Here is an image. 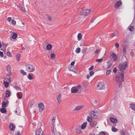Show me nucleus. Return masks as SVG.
Returning a JSON list of instances; mask_svg holds the SVG:
<instances>
[{"label":"nucleus","mask_w":135,"mask_h":135,"mask_svg":"<svg viewBox=\"0 0 135 135\" xmlns=\"http://www.w3.org/2000/svg\"><path fill=\"white\" fill-rule=\"evenodd\" d=\"M124 75L123 73H122L120 74L119 75L116 76V81L117 82H118V83L117 85H119L120 88H122L123 86V85L121 84L120 82L121 81H124Z\"/></svg>","instance_id":"f257e3e1"},{"label":"nucleus","mask_w":135,"mask_h":135,"mask_svg":"<svg viewBox=\"0 0 135 135\" xmlns=\"http://www.w3.org/2000/svg\"><path fill=\"white\" fill-rule=\"evenodd\" d=\"M26 70L29 72H32L35 70V66L32 65L27 64L25 65Z\"/></svg>","instance_id":"f03ea898"},{"label":"nucleus","mask_w":135,"mask_h":135,"mask_svg":"<svg viewBox=\"0 0 135 135\" xmlns=\"http://www.w3.org/2000/svg\"><path fill=\"white\" fill-rule=\"evenodd\" d=\"M128 66V64L126 61L123 63L120 64L118 66V68L120 69L121 71L124 69H125Z\"/></svg>","instance_id":"7ed1b4c3"},{"label":"nucleus","mask_w":135,"mask_h":135,"mask_svg":"<svg viewBox=\"0 0 135 135\" xmlns=\"http://www.w3.org/2000/svg\"><path fill=\"white\" fill-rule=\"evenodd\" d=\"M81 128L82 129H84V122L83 123L81 127L79 126H77L75 128V132L78 133H80L81 131Z\"/></svg>","instance_id":"20e7f679"},{"label":"nucleus","mask_w":135,"mask_h":135,"mask_svg":"<svg viewBox=\"0 0 135 135\" xmlns=\"http://www.w3.org/2000/svg\"><path fill=\"white\" fill-rule=\"evenodd\" d=\"M98 113L97 110H95L91 111L90 113L91 116L93 119H95L97 117V114Z\"/></svg>","instance_id":"39448f33"},{"label":"nucleus","mask_w":135,"mask_h":135,"mask_svg":"<svg viewBox=\"0 0 135 135\" xmlns=\"http://www.w3.org/2000/svg\"><path fill=\"white\" fill-rule=\"evenodd\" d=\"M97 87L98 89H103L105 88L104 84L103 82H100L97 85Z\"/></svg>","instance_id":"423d86ee"},{"label":"nucleus","mask_w":135,"mask_h":135,"mask_svg":"<svg viewBox=\"0 0 135 135\" xmlns=\"http://www.w3.org/2000/svg\"><path fill=\"white\" fill-rule=\"evenodd\" d=\"M39 111L40 112H42L44 109V105L42 103H40L38 105Z\"/></svg>","instance_id":"0eeeda50"},{"label":"nucleus","mask_w":135,"mask_h":135,"mask_svg":"<svg viewBox=\"0 0 135 135\" xmlns=\"http://www.w3.org/2000/svg\"><path fill=\"white\" fill-rule=\"evenodd\" d=\"M18 7H19L20 9L23 12H26V11L25 9V8L24 7V3L23 2L22 4H19Z\"/></svg>","instance_id":"6e6552de"},{"label":"nucleus","mask_w":135,"mask_h":135,"mask_svg":"<svg viewBox=\"0 0 135 135\" xmlns=\"http://www.w3.org/2000/svg\"><path fill=\"white\" fill-rule=\"evenodd\" d=\"M110 56L112 57L114 61L117 60L118 56L116 54L112 52H111L110 53Z\"/></svg>","instance_id":"1a4fd4ad"},{"label":"nucleus","mask_w":135,"mask_h":135,"mask_svg":"<svg viewBox=\"0 0 135 135\" xmlns=\"http://www.w3.org/2000/svg\"><path fill=\"white\" fill-rule=\"evenodd\" d=\"M11 69V66L10 65H8L6 67V70L8 72V73L7 74L8 75H11L12 73Z\"/></svg>","instance_id":"9d476101"},{"label":"nucleus","mask_w":135,"mask_h":135,"mask_svg":"<svg viewBox=\"0 0 135 135\" xmlns=\"http://www.w3.org/2000/svg\"><path fill=\"white\" fill-rule=\"evenodd\" d=\"M6 98L5 97L4 99V101L2 102V107L4 108L6 107L7 105L8 104L9 101L8 100L6 99Z\"/></svg>","instance_id":"9b49d317"},{"label":"nucleus","mask_w":135,"mask_h":135,"mask_svg":"<svg viewBox=\"0 0 135 135\" xmlns=\"http://www.w3.org/2000/svg\"><path fill=\"white\" fill-rule=\"evenodd\" d=\"M36 135H43V131L40 128H39L36 131Z\"/></svg>","instance_id":"f8f14e48"},{"label":"nucleus","mask_w":135,"mask_h":135,"mask_svg":"<svg viewBox=\"0 0 135 135\" xmlns=\"http://www.w3.org/2000/svg\"><path fill=\"white\" fill-rule=\"evenodd\" d=\"M71 92L72 93H75L78 91L76 86L72 87L71 88Z\"/></svg>","instance_id":"ddd939ff"},{"label":"nucleus","mask_w":135,"mask_h":135,"mask_svg":"<svg viewBox=\"0 0 135 135\" xmlns=\"http://www.w3.org/2000/svg\"><path fill=\"white\" fill-rule=\"evenodd\" d=\"M76 86L78 91H79V92H81L82 89L83 88L81 85H79Z\"/></svg>","instance_id":"4468645a"},{"label":"nucleus","mask_w":135,"mask_h":135,"mask_svg":"<svg viewBox=\"0 0 135 135\" xmlns=\"http://www.w3.org/2000/svg\"><path fill=\"white\" fill-rule=\"evenodd\" d=\"M11 76V75H8V74H7L6 77V78H5L4 80L8 81L9 83H10L12 81L11 79V77H10Z\"/></svg>","instance_id":"2eb2a0df"},{"label":"nucleus","mask_w":135,"mask_h":135,"mask_svg":"<svg viewBox=\"0 0 135 135\" xmlns=\"http://www.w3.org/2000/svg\"><path fill=\"white\" fill-rule=\"evenodd\" d=\"M84 107V105L79 106L76 107L73 109V111L79 110L83 109Z\"/></svg>","instance_id":"dca6fc26"},{"label":"nucleus","mask_w":135,"mask_h":135,"mask_svg":"<svg viewBox=\"0 0 135 135\" xmlns=\"http://www.w3.org/2000/svg\"><path fill=\"white\" fill-rule=\"evenodd\" d=\"M110 121L113 123H116L118 121V120L112 117L110 118Z\"/></svg>","instance_id":"f3484780"},{"label":"nucleus","mask_w":135,"mask_h":135,"mask_svg":"<svg viewBox=\"0 0 135 135\" xmlns=\"http://www.w3.org/2000/svg\"><path fill=\"white\" fill-rule=\"evenodd\" d=\"M122 4V2L121 1H118L115 4L114 7H118Z\"/></svg>","instance_id":"a211bd4d"},{"label":"nucleus","mask_w":135,"mask_h":135,"mask_svg":"<svg viewBox=\"0 0 135 135\" xmlns=\"http://www.w3.org/2000/svg\"><path fill=\"white\" fill-rule=\"evenodd\" d=\"M9 127L11 130L14 131L15 130V126L14 124H10Z\"/></svg>","instance_id":"6ab92c4d"},{"label":"nucleus","mask_w":135,"mask_h":135,"mask_svg":"<svg viewBox=\"0 0 135 135\" xmlns=\"http://www.w3.org/2000/svg\"><path fill=\"white\" fill-rule=\"evenodd\" d=\"M99 135H109V133L107 132L101 131L99 132Z\"/></svg>","instance_id":"aec40b11"},{"label":"nucleus","mask_w":135,"mask_h":135,"mask_svg":"<svg viewBox=\"0 0 135 135\" xmlns=\"http://www.w3.org/2000/svg\"><path fill=\"white\" fill-rule=\"evenodd\" d=\"M17 95L18 98L21 99L22 98V93L21 92H19L17 93Z\"/></svg>","instance_id":"412c9836"},{"label":"nucleus","mask_w":135,"mask_h":135,"mask_svg":"<svg viewBox=\"0 0 135 135\" xmlns=\"http://www.w3.org/2000/svg\"><path fill=\"white\" fill-rule=\"evenodd\" d=\"M90 125L91 127H93L94 125H96L97 123V122L95 121H92L91 122H90Z\"/></svg>","instance_id":"4be33fe9"},{"label":"nucleus","mask_w":135,"mask_h":135,"mask_svg":"<svg viewBox=\"0 0 135 135\" xmlns=\"http://www.w3.org/2000/svg\"><path fill=\"white\" fill-rule=\"evenodd\" d=\"M61 94L59 95L57 98V100L58 103L60 104L61 101Z\"/></svg>","instance_id":"5701e85b"},{"label":"nucleus","mask_w":135,"mask_h":135,"mask_svg":"<svg viewBox=\"0 0 135 135\" xmlns=\"http://www.w3.org/2000/svg\"><path fill=\"white\" fill-rule=\"evenodd\" d=\"M11 93L10 91L8 90H7L6 92V97H8L10 96Z\"/></svg>","instance_id":"b1692460"},{"label":"nucleus","mask_w":135,"mask_h":135,"mask_svg":"<svg viewBox=\"0 0 135 135\" xmlns=\"http://www.w3.org/2000/svg\"><path fill=\"white\" fill-rule=\"evenodd\" d=\"M90 12L91 10L90 9H86L85 10V16H87Z\"/></svg>","instance_id":"393cba45"},{"label":"nucleus","mask_w":135,"mask_h":135,"mask_svg":"<svg viewBox=\"0 0 135 135\" xmlns=\"http://www.w3.org/2000/svg\"><path fill=\"white\" fill-rule=\"evenodd\" d=\"M82 37V35L81 33H79L77 36L78 40L79 41L80 40Z\"/></svg>","instance_id":"a878e982"},{"label":"nucleus","mask_w":135,"mask_h":135,"mask_svg":"<svg viewBox=\"0 0 135 135\" xmlns=\"http://www.w3.org/2000/svg\"><path fill=\"white\" fill-rule=\"evenodd\" d=\"M129 107L135 111V104L131 103L130 104Z\"/></svg>","instance_id":"bb28decb"},{"label":"nucleus","mask_w":135,"mask_h":135,"mask_svg":"<svg viewBox=\"0 0 135 135\" xmlns=\"http://www.w3.org/2000/svg\"><path fill=\"white\" fill-rule=\"evenodd\" d=\"M8 83L5 81H3V84L6 88H7L9 86V84Z\"/></svg>","instance_id":"cd10ccee"},{"label":"nucleus","mask_w":135,"mask_h":135,"mask_svg":"<svg viewBox=\"0 0 135 135\" xmlns=\"http://www.w3.org/2000/svg\"><path fill=\"white\" fill-rule=\"evenodd\" d=\"M52 47V45L51 44H48L46 46V49L47 50H50Z\"/></svg>","instance_id":"c85d7f7f"},{"label":"nucleus","mask_w":135,"mask_h":135,"mask_svg":"<svg viewBox=\"0 0 135 135\" xmlns=\"http://www.w3.org/2000/svg\"><path fill=\"white\" fill-rule=\"evenodd\" d=\"M112 34L113 35V36H112L113 37L114 36H118L119 35V32L118 31H115Z\"/></svg>","instance_id":"c756f323"},{"label":"nucleus","mask_w":135,"mask_h":135,"mask_svg":"<svg viewBox=\"0 0 135 135\" xmlns=\"http://www.w3.org/2000/svg\"><path fill=\"white\" fill-rule=\"evenodd\" d=\"M92 117L90 116H88L87 118L86 119L89 122H91L92 121Z\"/></svg>","instance_id":"7c9ffc66"},{"label":"nucleus","mask_w":135,"mask_h":135,"mask_svg":"<svg viewBox=\"0 0 135 135\" xmlns=\"http://www.w3.org/2000/svg\"><path fill=\"white\" fill-rule=\"evenodd\" d=\"M128 28L130 31H132L134 29V27L133 26H129L128 27Z\"/></svg>","instance_id":"2f4dec72"},{"label":"nucleus","mask_w":135,"mask_h":135,"mask_svg":"<svg viewBox=\"0 0 135 135\" xmlns=\"http://www.w3.org/2000/svg\"><path fill=\"white\" fill-rule=\"evenodd\" d=\"M13 87L14 88L17 90H19L20 91L21 90V89L19 86H14Z\"/></svg>","instance_id":"473e14b6"},{"label":"nucleus","mask_w":135,"mask_h":135,"mask_svg":"<svg viewBox=\"0 0 135 135\" xmlns=\"http://www.w3.org/2000/svg\"><path fill=\"white\" fill-rule=\"evenodd\" d=\"M55 118H53L52 119V126H54L55 123Z\"/></svg>","instance_id":"72a5a7b5"},{"label":"nucleus","mask_w":135,"mask_h":135,"mask_svg":"<svg viewBox=\"0 0 135 135\" xmlns=\"http://www.w3.org/2000/svg\"><path fill=\"white\" fill-rule=\"evenodd\" d=\"M80 48L79 47H78L76 49L75 52L77 54H79L80 52Z\"/></svg>","instance_id":"f704fd0d"},{"label":"nucleus","mask_w":135,"mask_h":135,"mask_svg":"<svg viewBox=\"0 0 135 135\" xmlns=\"http://www.w3.org/2000/svg\"><path fill=\"white\" fill-rule=\"evenodd\" d=\"M104 56L102 58L96 59V61L99 62H101L103 60V59L104 58Z\"/></svg>","instance_id":"c9c22d12"},{"label":"nucleus","mask_w":135,"mask_h":135,"mask_svg":"<svg viewBox=\"0 0 135 135\" xmlns=\"http://www.w3.org/2000/svg\"><path fill=\"white\" fill-rule=\"evenodd\" d=\"M17 36V34L16 33H14L13 34L12 36V38L13 39H15L16 38Z\"/></svg>","instance_id":"e433bc0d"},{"label":"nucleus","mask_w":135,"mask_h":135,"mask_svg":"<svg viewBox=\"0 0 135 135\" xmlns=\"http://www.w3.org/2000/svg\"><path fill=\"white\" fill-rule=\"evenodd\" d=\"M0 111L2 113H5L6 112V109H4V108H1L0 109Z\"/></svg>","instance_id":"4c0bfd02"},{"label":"nucleus","mask_w":135,"mask_h":135,"mask_svg":"<svg viewBox=\"0 0 135 135\" xmlns=\"http://www.w3.org/2000/svg\"><path fill=\"white\" fill-rule=\"evenodd\" d=\"M118 130V129L114 127H112V131L113 132H116Z\"/></svg>","instance_id":"58836bf2"},{"label":"nucleus","mask_w":135,"mask_h":135,"mask_svg":"<svg viewBox=\"0 0 135 135\" xmlns=\"http://www.w3.org/2000/svg\"><path fill=\"white\" fill-rule=\"evenodd\" d=\"M20 72L21 74L24 75H26V73L23 70H20Z\"/></svg>","instance_id":"ea45409f"},{"label":"nucleus","mask_w":135,"mask_h":135,"mask_svg":"<svg viewBox=\"0 0 135 135\" xmlns=\"http://www.w3.org/2000/svg\"><path fill=\"white\" fill-rule=\"evenodd\" d=\"M27 78L30 80H32L33 79L32 76L30 74H29L27 75Z\"/></svg>","instance_id":"a19ab883"},{"label":"nucleus","mask_w":135,"mask_h":135,"mask_svg":"<svg viewBox=\"0 0 135 135\" xmlns=\"http://www.w3.org/2000/svg\"><path fill=\"white\" fill-rule=\"evenodd\" d=\"M55 57V55L54 53H51V58L53 59Z\"/></svg>","instance_id":"79ce46f5"},{"label":"nucleus","mask_w":135,"mask_h":135,"mask_svg":"<svg viewBox=\"0 0 135 135\" xmlns=\"http://www.w3.org/2000/svg\"><path fill=\"white\" fill-rule=\"evenodd\" d=\"M94 74V72L92 71H91L90 72L89 74L90 76H92Z\"/></svg>","instance_id":"37998d69"},{"label":"nucleus","mask_w":135,"mask_h":135,"mask_svg":"<svg viewBox=\"0 0 135 135\" xmlns=\"http://www.w3.org/2000/svg\"><path fill=\"white\" fill-rule=\"evenodd\" d=\"M7 55L9 57H11V54L9 51H8L7 53Z\"/></svg>","instance_id":"c03bdc74"},{"label":"nucleus","mask_w":135,"mask_h":135,"mask_svg":"<svg viewBox=\"0 0 135 135\" xmlns=\"http://www.w3.org/2000/svg\"><path fill=\"white\" fill-rule=\"evenodd\" d=\"M34 103L33 101H32L29 104V106L30 107H31L32 105L34 104Z\"/></svg>","instance_id":"a18cd8bd"},{"label":"nucleus","mask_w":135,"mask_h":135,"mask_svg":"<svg viewBox=\"0 0 135 135\" xmlns=\"http://www.w3.org/2000/svg\"><path fill=\"white\" fill-rule=\"evenodd\" d=\"M20 55H20L19 54V55H17L16 58H17V60L18 61H19L20 60Z\"/></svg>","instance_id":"49530a36"},{"label":"nucleus","mask_w":135,"mask_h":135,"mask_svg":"<svg viewBox=\"0 0 135 135\" xmlns=\"http://www.w3.org/2000/svg\"><path fill=\"white\" fill-rule=\"evenodd\" d=\"M111 71L110 70H107L106 72V74L107 75H109Z\"/></svg>","instance_id":"de8ad7c7"},{"label":"nucleus","mask_w":135,"mask_h":135,"mask_svg":"<svg viewBox=\"0 0 135 135\" xmlns=\"http://www.w3.org/2000/svg\"><path fill=\"white\" fill-rule=\"evenodd\" d=\"M123 52L124 54H125L126 53V47H123Z\"/></svg>","instance_id":"09e8293b"},{"label":"nucleus","mask_w":135,"mask_h":135,"mask_svg":"<svg viewBox=\"0 0 135 135\" xmlns=\"http://www.w3.org/2000/svg\"><path fill=\"white\" fill-rule=\"evenodd\" d=\"M100 50L99 49H97L95 51L94 54H96L98 53H99L100 52Z\"/></svg>","instance_id":"8fccbe9b"},{"label":"nucleus","mask_w":135,"mask_h":135,"mask_svg":"<svg viewBox=\"0 0 135 135\" xmlns=\"http://www.w3.org/2000/svg\"><path fill=\"white\" fill-rule=\"evenodd\" d=\"M95 19V17H92L90 21V22L93 23Z\"/></svg>","instance_id":"3c124183"},{"label":"nucleus","mask_w":135,"mask_h":135,"mask_svg":"<svg viewBox=\"0 0 135 135\" xmlns=\"http://www.w3.org/2000/svg\"><path fill=\"white\" fill-rule=\"evenodd\" d=\"M113 71L114 73H116L117 72V68L116 67H115L114 68Z\"/></svg>","instance_id":"603ef678"},{"label":"nucleus","mask_w":135,"mask_h":135,"mask_svg":"<svg viewBox=\"0 0 135 135\" xmlns=\"http://www.w3.org/2000/svg\"><path fill=\"white\" fill-rule=\"evenodd\" d=\"M115 46L116 48H118L119 47V44L118 43H115Z\"/></svg>","instance_id":"864d4df0"},{"label":"nucleus","mask_w":135,"mask_h":135,"mask_svg":"<svg viewBox=\"0 0 135 135\" xmlns=\"http://www.w3.org/2000/svg\"><path fill=\"white\" fill-rule=\"evenodd\" d=\"M93 68L94 66L93 65H92L88 69L89 70H91L93 69Z\"/></svg>","instance_id":"5fc2aeb1"},{"label":"nucleus","mask_w":135,"mask_h":135,"mask_svg":"<svg viewBox=\"0 0 135 135\" xmlns=\"http://www.w3.org/2000/svg\"><path fill=\"white\" fill-rule=\"evenodd\" d=\"M0 56L2 57L3 56V53L2 52L0 51Z\"/></svg>","instance_id":"6e6d98bb"},{"label":"nucleus","mask_w":135,"mask_h":135,"mask_svg":"<svg viewBox=\"0 0 135 135\" xmlns=\"http://www.w3.org/2000/svg\"><path fill=\"white\" fill-rule=\"evenodd\" d=\"M112 65V64L111 63H110L108 65V67L106 69H108L110 68Z\"/></svg>","instance_id":"4d7b16f0"},{"label":"nucleus","mask_w":135,"mask_h":135,"mask_svg":"<svg viewBox=\"0 0 135 135\" xmlns=\"http://www.w3.org/2000/svg\"><path fill=\"white\" fill-rule=\"evenodd\" d=\"M84 45L83 46H81V47H83V49L81 50V52L83 54L84 53Z\"/></svg>","instance_id":"13d9d810"},{"label":"nucleus","mask_w":135,"mask_h":135,"mask_svg":"<svg viewBox=\"0 0 135 135\" xmlns=\"http://www.w3.org/2000/svg\"><path fill=\"white\" fill-rule=\"evenodd\" d=\"M12 24H13V25H15L16 23V21H15L13 20H12Z\"/></svg>","instance_id":"bf43d9fd"},{"label":"nucleus","mask_w":135,"mask_h":135,"mask_svg":"<svg viewBox=\"0 0 135 135\" xmlns=\"http://www.w3.org/2000/svg\"><path fill=\"white\" fill-rule=\"evenodd\" d=\"M84 12L83 10H82L80 11V14L81 15H84Z\"/></svg>","instance_id":"052dcab7"},{"label":"nucleus","mask_w":135,"mask_h":135,"mask_svg":"<svg viewBox=\"0 0 135 135\" xmlns=\"http://www.w3.org/2000/svg\"><path fill=\"white\" fill-rule=\"evenodd\" d=\"M121 134L122 135H125V132L123 131H121Z\"/></svg>","instance_id":"680f3d73"},{"label":"nucleus","mask_w":135,"mask_h":135,"mask_svg":"<svg viewBox=\"0 0 135 135\" xmlns=\"http://www.w3.org/2000/svg\"><path fill=\"white\" fill-rule=\"evenodd\" d=\"M16 135H21V134L20 132L18 131L17 132V133H16Z\"/></svg>","instance_id":"e2e57ef3"},{"label":"nucleus","mask_w":135,"mask_h":135,"mask_svg":"<svg viewBox=\"0 0 135 135\" xmlns=\"http://www.w3.org/2000/svg\"><path fill=\"white\" fill-rule=\"evenodd\" d=\"M75 63L74 61L72 62L71 63V65L72 66H73L75 64Z\"/></svg>","instance_id":"0e129e2a"},{"label":"nucleus","mask_w":135,"mask_h":135,"mask_svg":"<svg viewBox=\"0 0 135 135\" xmlns=\"http://www.w3.org/2000/svg\"><path fill=\"white\" fill-rule=\"evenodd\" d=\"M7 20L9 21H10L11 20V17H8V18L7 19Z\"/></svg>","instance_id":"69168bd1"},{"label":"nucleus","mask_w":135,"mask_h":135,"mask_svg":"<svg viewBox=\"0 0 135 135\" xmlns=\"http://www.w3.org/2000/svg\"><path fill=\"white\" fill-rule=\"evenodd\" d=\"M130 55L132 57H133L134 56V54L133 53V52H132L130 54Z\"/></svg>","instance_id":"338daca9"},{"label":"nucleus","mask_w":135,"mask_h":135,"mask_svg":"<svg viewBox=\"0 0 135 135\" xmlns=\"http://www.w3.org/2000/svg\"><path fill=\"white\" fill-rule=\"evenodd\" d=\"M89 135H95V134L94 132L90 133Z\"/></svg>","instance_id":"774afa93"}]
</instances>
